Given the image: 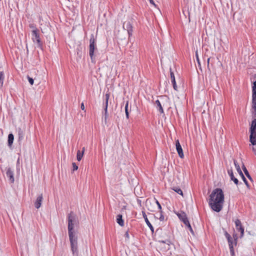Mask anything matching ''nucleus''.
Returning <instances> with one entry per match:
<instances>
[{"mask_svg": "<svg viewBox=\"0 0 256 256\" xmlns=\"http://www.w3.org/2000/svg\"><path fill=\"white\" fill-rule=\"evenodd\" d=\"M68 234L70 243L71 250L74 255H78V238L75 236L74 227L78 224V220L76 216L70 212L68 214Z\"/></svg>", "mask_w": 256, "mask_h": 256, "instance_id": "obj_1", "label": "nucleus"}, {"mask_svg": "<svg viewBox=\"0 0 256 256\" xmlns=\"http://www.w3.org/2000/svg\"><path fill=\"white\" fill-rule=\"evenodd\" d=\"M224 194L220 188L215 189L210 194L208 204L210 208L216 212H220L222 208Z\"/></svg>", "mask_w": 256, "mask_h": 256, "instance_id": "obj_2", "label": "nucleus"}, {"mask_svg": "<svg viewBox=\"0 0 256 256\" xmlns=\"http://www.w3.org/2000/svg\"><path fill=\"white\" fill-rule=\"evenodd\" d=\"M96 40L94 34H92L90 40L89 54L92 62L94 61V52L96 50Z\"/></svg>", "mask_w": 256, "mask_h": 256, "instance_id": "obj_3", "label": "nucleus"}, {"mask_svg": "<svg viewBox=\"0 0 256 256\" xmlns=\"http://www.w3.org/2000/svg\"><path fill=\"white\" fill-rule=\"evenodd\" d=\"M250 142L252 145L256 144V118H254L252 122L250 128Z\"/></svg>", "mask_w": 256, "mask_h": 256, "instance_id": "obj_4", "label": "nucleus"}, {"mask_svg": "<svg viewBox=\"0 0 256 256\" xmlns=\"http://www.w3.org/2000/svg\"><path fill=\"white\" fill-rule=\"evenodd\" d=\"M252 104L254 117L256 118V81L253 82L252 86Z\"/></svg>", "mask_w": 256, "mask_h": 256, "instance_id": "obj_5", "label": "nucleus"}, {"mask_svg": "<svg viewBox=\"0 0 256 256\" xmlns=\"http://www.w3.org/2000/svg\"><path fill=\"white\" fill-rule=\"evenodd\" d=\"M38 30L37 28H34L32 31V38L34 42H36L38 46H42V43L40 41V35L38 33Z\"/></svg>", "mask_w": 256, "mask_h": 256, "instance_id": "obj_6", "label": "nucleus"}, {"mask_svg": "<svg viewBox=\"0 0 256 256\" xmlns=\"http://www.w3.org/2000/svg\"><path fill=\"white\" fill-rule=\"evenodd\" d=\"M234 238V241L232 240V238L230 240V241H228V246L230 247V253L232 256H234V245H236L237 243V236L236 235L233 236Z\"/></svg>", "mask_w": 256, "mask_h": 256, "instance_id": "obj_7", "label": "nucleus"}, {"mask_svg": "<svg viewBox=\"0 0 256 256\" xmlns=\"http://www.w3.org/2000/svg\"><path fill=\"white\" fill-rule=\"evenodd\" d=\"M123 28L124 30H127L129 36H132V27L130 22H124L123 24Z\"/></svg>", "mask_w": 256, "mask_h": 256, "instance_id": "obj_8", "label": "nucleus"}, {"mask_svg": "<svg viewBox=\"0 0 256 256\" xmlns=\"http://www.w3.org/2000/svg\"><path fill=\"white\" fill-rule=\"evenodd\" d=\"M235 224H236V229L240 232V234H241L240 237L243 236L244 234V228L242 226L241 222L239 220L237 219L235 221Z\"/></svg>", "mask_w": 256, "mask_h": 256, "instance_id": "obj_9", "label": "nucleus"}, {"mask_svg": "<svg viewBox=\"0 0 256 256\" xmlns=\"http://www.w3.org/2000/svg\"><path fill=\"white\" fill-rule=\"evenodd\" d=\"M14 172L10 168L6 169V176L11 183H14Z\"/></svg>", "mask_w": 256, "mask_h": 256, "instance_id": "obj_10", "label": "nucleus"}, {"mask_svg": "<svg viewBox=\"0 0 256 256\" xmlns=\"http://www.w3.org/2000/svg\"><path fill=\"white\" fill-rule=\"evenodd\" d=\"M178 218L184 222L186 225V224H188V220L187 218L186 214L185 212H181L180 213L176 214Z\"/></svg>", "mask_w": 256, "mask_h": 256, "instance_id": "obj_11", "label": "nucleus"}, {"mask_svg": "<svg viewBox=\"0 0 256 256\" xmlns=\"http://www.w3.org/2000/svg\"><path fill=\"white\" fill-rule=\"evenodd\" d=\"M176 146L177 152L180 158H182L184 156L182 148L180 144L179 140H178L176 142Z\"/></svg>", "mask_w": 256, "mask_h": 256, "instance_id": "obj_12", "label": "nucleus"}, {"mask_svg": "<svg viewBox=\"0 0 256 256\" xmlns=\"http://www.w3.org/2000/svg\"><path fill=\"white\" fill-rule=\"evenodd\" d=\"M142 214L143 218H144V220H145L146 224L150 228V230L152 231V232H154V228L152 226V224L150 222V221L148 220V218H147V216H146V212L144 211H142Z\"/></svg>", "mask_w": 256, "mask_h": 256, "instance_id": "obj_13", "label": "nucleus"}, {"mask_svg": "<svg viewBox=\"0 0 256 256\" xmlns=\"http://www.w3.org/2000/svg\"><path fill=\"white\" fill-rule=\"evenodd\" d=\"M228 173L230 176V180H232L236 184L238 185V180L234 177L232 168L228 170Z\"/></svg>", "mask_w": 256, "mask_h": 256, "instance_id": "obj_14", "label": "nucleus"}, {"mask_svg": "<svg viewBox=\"0 0 256 256\" xmlns=\"http://www.w3.org/2000/svg\"><path fill=\"white\" fill-rule=\"evenodd\" d=\"M42 199L43 196L42 194H40L37 197L36 200L34 202V206L36 208L38 209L40 207Z\"/></svg>", "mask_w": 256, "mask_h": 256, "instance_id": "obj_15", "label": "nucleus"}, {"mask_svg": "<svg viewBox=\"0 0 256 256\" xmlns=\"http://www.w3.org/2000/svg\"><path fill=\"white\" fill-rule=\"evenodd\" d=\"M154 104L157 110L160 112V114H163L164 112V109L162 107V104L160 100H156Z\"/></svg>", "mask_w": 256, "mask_h": 256, "instance_id": "obj_16", "label": "nucleus"}, {"mask_svg": "<svg viewBox=\"0 0 256 256\" xmlns=\"http://www.w3.org/2000/svg\"><path fill=\"white\" fill-rule=\"evenodd\" d=\"M170 78H171L172 83V84L173 88H174V90H178V88H177V86L176 84L174 73L172 72L171 70H170Z\"/></svg>", "mask_w": 256, "mask_h": 256, "instance_id": "obj_17", "label": "nucleus"}, {"mask_svg": "<svg viewBox=\"0 0 256 256\" xmlns=\"http://www.w3.org/2000/svg\"><path fill=\"white\" fill-rule=\"evenodd\" d=\"M110 98V94H106L105 95V100H106V103H105V106H104V112H105V115L106 116L107 114V110H108V102Z\"/></svg>", "mask_w": 256, "mask_h": 256, "instance_id": "obj_18", "label": "nucleus"}, {"mask_svg": "<svg viewBox=\"0 0 256 256\" xmlns=\"http://www.w3.org/2000/svg\"><path fill=\"white\" fill-rule=\"evenodd\" d=\"M116 222L120 226H123L124 225V222L122 218V214H118L116 216Z\"/></svg>", "mask_w": 256, "mask_h": 256, "instance_id": "obj_19", "label": "nucleus"}, {"mask_svg": "<svg viewBox=\"0 0 256 256\" xmlns=\"http://www.w3.org/2000/svg\"><path fill=\"white\" fill-rule=\"evenodd\" d=\"M154 202H146V206L148 209L150 211H154V208L152 206V205H154V204H153Z\"/></svg>", "mask_w": 256, "mask_h": 256, "instance_id": "obj_20", "label": "nucleus"}, {"mask_svg": "<svg viewBox=\"0 0 256 256\" xmlns=\"http://www.w3.org/2000/svg\"><path fill=\"white\" fill-rule=\"evenodd\" d=\"M4 79V74L3 72H0V88L2 87Z\"/></svg>", "mask_w": 256, "mask_h": 256, "instance_id": "obj_21", "label": "nucleus"}, {"mask_svg": "<svg viewBox=\"0 0 256 256\" xmlns=\"http://www.w3.org/2000/svg\"><path fill=\"white\" fill-rule=\"evenodd\" d=\"M14 137L12 134H10L8 136V145L11 146L13 143Z\"/></svg>", "mask_w": 256, "mask_h": 256, "instance_id": "obj_22", "label": "nucleus"}, {"mask_svg": "<svg viewBox=\"0 0 256 256\" xmlns=\"http://www.w3.org/2000/svg\"><path fill=\"white\" fill-rule=\"evenodd\" d=\"M242 168L245 174L248 177V178H249L250 180H252V177L250 176V174L248 173V170H247L246 168V166H244V164L242 166Z\"/></svg>", "mask_w": 256, "mask_h": 256, "instance_id": "obj_23", "label": "nucleus"}, {"mask_svg": "<svg viewBox=\"0 0 256 256\" xmlns=\"http://www.w3.org/2000/svg\"><path fill=\"white\" fill-rule=\"evenodd\" d=\"M84 156L83 152H82L80 150H78L76 154V159L78 161H80Z\"/></svg>", "mask_w": 256, "mask_h": 256, "instance_id": "obj_24", "label": "nucleus"}, {"mask_svg": "<svg viewBox=\"0 0 256 256\" xmlns=\"http://www.w3.org/2000/svg\"><path fill=\"white\" fill-rule=\"evenodd\" d=\"M18 134L19 140H22L24 137V132L22 130H21L20 129L18 131Z\"/></svg>", "mask_w": 256, "mask_h": 256, "instance_id": "obj_25", "label": "nucleus"}, {"mask_svg": "<svg viewBox=\"0 0 256 256\" xmlns=\"http://www.w3.org/2000/svg\"><path fill=\"white\" fill-rule=\"evenodd\" d=\"M234 164L235 167H236L238 172L240 174V172H242V171L241 170L240 168V166L238 165V163L235 160H234Z\"/></svg>", "mask_w": 256, "mask_h": 256, "instance_id": "obj_26", "label": "nucleus"}, {"mask_svg": "<svg viewBox=\"0 0 256 256\" xmlns=\"http://www.w3.org/2000/svg\"><path fill=\"white\" fill-rule=\"evenodd\" d=\"M128 102L127 101L125 106V112L126 117L127 118H129V114H128Z\"/></svg>", "mask_w": 256, "mask_h": 256, "instance_id": "obj_27", "label": "nucleus"}, {"mask_svg": "<svg viewBox=\"0 0 256 256\" xmlns=\"http://www.w3.org/2000/svg\"><path fill=\"white\" fill-rule=\"evenodd\" d=\"M162 242L163 244H166V246H164L166 249L169 250L170 248V245L169 244L170 242L168 240H167L166 242L162 241Z\"/></svg>", "mask_w": 256, "mask_h": 256, "instance_id": "obj_28", "label": "nucleus"}, {"mask_svg": "<svg viewBox=\"0 0 256 256\" xmlns=\"http://www.w3.org/2000/svg\"><path fill=\"white\" fill-rule=\"evenodd\" d=\"M173 190L178 194L182 196L183 192L180 188H173Z\"/></svg>", "mask_w": 256, "mask_h": 256, "instance_id": "obj_29", "label": "nucleus"}, {"mask_svg": "<svg viewBox=\"0 0 256 256\" xmlns=\"http://www.w3.org/2000/svg\"><path fill=\"white\" fill-rule=\"evenodd\" d=\"M160 217L158 218L160 221H164V216L163 214L164 212L162 210H160Z\"/></svg>", "mask_w": 256, "mask_h": 256, "instance_id": "obj_30", "label": "nucleus"}, {"mask_svg": "<svg viewBox=\"0 0 256 256\" xmlns=\"http://www.w3.org/2000/svg\"><path fill=\"white\" fill-rule=\"evenodd\" d=\"M186 226H188V230H190V232L192 233V234H193V235H194V231H193V230H192V226H190V222H188V224H186Z\"/></svg>", "mask_w": 256, "mask_h": 256, "instance_id": "obj_31", "label": "nucleus"}, {"mask_svg": "<svg viewBox=\"0 0 256 256\" xmlns=\"http://www.w3.org/2000/svg\"><path fill=\"white\" fill-rule=\"evenodd\" d=\"M152 203L154 204H156V205L158 206V208L159 210H162V206H161L160 204V202H158V201L157 200L155 199V202H154Z\"/></svg>", "mask_w": 256, "mask_h": 256, "instance_id": "obj_32", "label": "nucleus"}, {"mask_svg": "<svg viewBox=\"0 0 256 256\" xmlns=\"http://www.w3.org/2000/svg\"><path fill=\"white\" fill-rule=\"evenodd\" d=\"M224 235H225V236L226 237V238H227L228 241H230V240H231L232 238L231 236H230V234H228L227 232H225Z\"/></svg>", "mask_w": 256, "mask_h": 256, "instance_id": "obj_33", "label": "nucleus"}, {"mask_svg": "<svg viewBox=\"0 0 256 256\" xmlns=\"http://www.w3.org/2000/svg\"><path fill=\"white\" fill-rule=\"evenodd\" d=\"M28 82L30 83V84L31 85H32L34 84V79L30 77L29 76H28Z\"/></svg>", "mask_w": 256, "mask_h": 256, "instance_id": "obj_34", "label": "nucleus"}, {"mask_svg": "<svg viewBox=\"0 0 256 256\" xmlns=\"http://www.w3.org/2000/svg\"><path fill=\"white\" fill-rule=\"evenodd\" d=\"M242 180H244V182L245 183V184L246 186L249 188H250V186H249L248 182L246 180V178L244 177V178H242Z\"/></svg>", "mask_w": 256, "mask_h": 256, "instance_id": "obj_35", "label": "nucleus"}, {"mask_svg": "<svg viewBox=\"0 0 256 256\" xmlns=\"http://www.w3.org/2000/svg\"><path fill=\"white\" fill-rule=\"evenodd\" d=\"M73 166V170H76L78 169V166L76 164V163H72Z\"/></svg>", "mask_w": 256, "mask_h": 256, "instance_id": "obj_36", "label": "nucleus"}, {"mask_svg": "<svg viewBox=\"0 0 256 256\" xmlns=\"http://www.w3.org/2000/svg\"><path fill=\"white\" fill-rule=\"evenodd\" d=\"M150 4L154 5V6L156 7V4H155L154 1L153 0H148Z\"/></svg>", "mask_w": 256, "mask_h": 256, "instance_id": "obj_37", "label": "nucleus"}, {"mask_svg": "<svg viewBox=\"0 0 256 256\" xmlns=\"http://www.w3.org/2000/svg\"><path fill=\"white\" fill-rule=\"evenodd\" d=\"M124 236L127 238L128 239H129V234L128 232H126V234H124Z\"/></svg>", "mask_w": 256, "mask_h": 256, "instance_id": "obj_38", "label": "nucleus"}, {"mask_svg": "<svg viewBox=\"0 0 256 256\" xmlns=\"http://www.w3.org/2000/svg\"><path fill=\"white\" fill-rule=\"evenodd\" d=\"M30 27L33 30H34V28H36L35 26L33 24H30Z\"/></svg>", "mask_w": 256, "mask_h": 256, "instance_id": "obj_39", "label": "nucleus"}, {"mask_svg": "<svg viewBox=\"0 0 256 256\" xmlns=\"http://www.w3.org/2000/svg\"><path fill=\"white\" fill-rule=\"evenodd\" d=\"M80 108H82V110H84V102H82L81 104V106H80Z\"/></svg>", "mask_w": 256, "mask_h": 256, "instance_id": "obj_40", "label": "nucleus"}, {"mask_svg": "<svg viewBox=\"0 0 256 256\" xmlns=\"http://www.w3.org/2000/svg\"><path fill=\"white\" fill-rule=\"evenodd\" d=\"M196 58L198 63L200 64V60L197 52L196 53Z\"/></svg>", "mask_w": 256, "mask_h": 256, "instance_id": "obj_41", "label": "nucleus"}, {"mask_svg": "<svg viewBox=\"0 0 256 256\" xmlns=\"http://www.w3.org/2000/svg\"><path fill=\"white\" fill-rule=\"evenodd\" d=\"M240 175L241 176V177L242 178H244V177L243 173L242 172H240Z\"/></svg>", "mask_w": 256, "mask_h": 256, "instance_id": "obj_42", "label": "nucleus"}, {"mask_svg": "<svg viewBox=\"0 0 256 256\" xmlns=\"http://www.w3.org/2000/svg\"><path fill=\"white\" fill-rule=\"evenodd\" d=\"M84 151H85V148L83 147L82 148V151L81 152H83V154H84Z\"/></svg>", "mask_w": 256, "mask_h": 256, "instance_id": "obj_43", "label": "nucleus"}, {"mask_svg": "<svg viewBox=\"0 0 256 256\" xmlns=\"http://www.w3.org/2000/svg\"><path fill=\"white\" fill-rule=\"evenodd\" d=\"M210 60V58H208L207 62H208V65L209 64Z\"/></svg>", "mask_w": 256, "mask_h": 256, "instance_id": "obj_44", "label": "nucleus"}, {"mask_svg": "<svg viewBox=\"0 0 256 256\" xmlns=\"http://www.w3.org/2000/svg\"><path fill=\"white\" fill-rule=\"evenodd\" d=\"M160 98H163V96H160Z\"/></svg>", "mask_w": 256, "mask_h": 256, "instance_id": "obj_45", "label": "nucleus"}]
</instances>
